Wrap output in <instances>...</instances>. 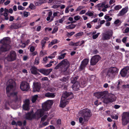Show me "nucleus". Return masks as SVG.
Instances as JSON below:
<instances>
[{
    "instance_id": "nucleus-17",
    "label": "nucleus",
    "mask_w": 129,
    "mask_h": 129,
    "mask_svg": "<svg viewBox=\"0 0 129 129\" xmlns=\"http://www.w3.org/2000/svg\"><path fill=\"white\" fill-rule=\"evenodd\" d=\"M52 70V69H40V70L39 72L46 75H48Z\"/></svg>"
},
{
    "instance_id": "nucleus-38",
    "label": "nucleus",
    "mask_w": 129,
    "mask_h": 129,
    "mask_svg": "<svg viewBox=\"0 0 129 129\" xmlns=\"http://www.w3.org/2000/svg\"><path fill=\"white\" fill-rule=\"evenodd\" d=\"M105 19L107 20V21H110L112 19L111 17H110L108 16L105 15L104 17Z\"/></svg>"
},
{
    "instance_id": "nucleus-47",
    "label": "nucleus",
    "mask_w": 129,
    "mask_h": 129,
    "mask_svg": "<svg viewBox=\"0 0 129 129\" xmlns=\"http://www.w3.org/2000/svg\"><path fill=\"white\" fill-rule=\"evenodd\" d=\"M83 118L82 117H80L79 118V121L80 123H81V124L83 125L84 123V121L83 122Z\"/></svg>"
},
{
    "instance_id": "nucleus-19",
    "label": "nucleus",
    "mask_w": 129,
    "mask_h": 129,
    "mask_svg": "<svg viewBox=\"0 0 129 129\" xmlns=\"http://www.w3.org/2000/svg\"><path fill=\"white\" fill-rule=\"evenodd\" d=\"M21 24L19 23H13L10 26V29H17L21 27Z\"/></svg>"
},
{
    "instance_id": "nucleus-41",
    "label": "nucleus",
    "mask_w": 129,
    "mask_h": 129,
    "mask_svg": "<svg viewBox=\"0 0 129 129\" xmlns=\"http://www.w3.org/2000/svg\"><path fill=\"white\" fill-rule=\"evenodd\" d=\"M24 104L29 105L30 104L29 100L28 99H26L24 102Z\"/></svg>"
},
{
    "instance_id": "nucleus-28",
    "label": "nucleus",
    "mask_w": 129,
    "mask_h": 129,
    "mask_svg": "<svg viewBox=\"0 0 129 129\" xmlns=\"http://www.w3.org/2000/svg\"><path fill=\"white\" fill-rule=\"evenodd\" d=\"M88 62L89 59L88 58H85L82 61L81 63L86 66L88 63Z\"/></svg>"
},
{
    "instance_id": "nucleus-8",
    "label": "nucleus",
    "mask_w": 129,
    "mask_h": 129,
    "mask_svg": "<svg viewBox=\"0 0 129 129\" xmlns=\"http://www.w3.org/2000/svg\"><path fill=\"white\" fill-rule=\"evenodd\" d=\"M53 104V102L52 100H48L42 104V109L44 111H48L51 108Z\"/></svg>"
},
{
    "instance_id": "nucleus-31",
    "label": "nucleus",
    "mask_w": 129,
    "mask_h": 129,
    "mask_svg": "<svg viewBox=\"0 0 129 129\" xmlns=\"http://www.w3.org/2000/svg\"><path fill=\"white\" fill-rule=\"evenodd\" d=\"M38 97V95H36L33 96L32 98L31 101L33 103L35 102Z\"/></svg>"
},
{
    "instance_id": "nucleus-3",
    "label": "nucleus",
    "mask_w": 129,
    "mask_h": 129,
    "mask_svg": "<svg viewBox=\"0 0 129 129\" xmlns=\"http://www.w3.org/2000/svg\"><path fill=\"white\" fill-rule=\"evenodd\" d=\"M10 39L8 37L4 38L0 41V44H2L0 48L1 50L3 52L8 51L10 47L9 44L10 43Z\"/></svg>"
},
{
    "instance_id": "nucleus-57",
    "label": "nucleus",
    "mask_w": 129,
    "mask_h": 129,
    "mask_svg": "<svg viewBox=\"0 0 129 129\" xmlns=\"http://www.w3.org/2000/svg\"><path fill=\"white\" fill-rule=\"evenodd\" d=\"M28 13H29L28 12H24L23 13V15H24V17H27L28 16Z\"/></svg>"
},
{
    "instance_id": "nucleus-10",
    "label": "nucleus",
    "mask_w": 129,
    "mask_h": 129,
    "mask_svg": "<svg viewBox=\"0 0 129 129\" xmlns=\"http://www.w3.org/2000/svg\"><path fill=\"white\" fill-rule=\"evenodd\" d=\"M113 34V31L111 30H109L105 33H102V39L103 40H109L112 36Z\"/></svg>"
},
{
    "instance_id": "nucleus-5",
    "label": "nucleus",
    "mask_w": 129,
    "mask_h": 129,
    "mask_svg": "<svg viewBox=\"0 0 129 129\" xmlns=\"http://www.w3.org/2000/svg\"><path fill=\"white\" fill-rule=\"evenodd\" d=\"M90 109L86 108L80 111L79 113L83 117L84 122H87L92 115Z\"/></svg>"
},
{
    "instance_id": "nucleus-53",
    "label": "nucleus",
    "mask_w": 129,
    "mask_h": 129,
    "mask_svg": "<svg viewBox=\"0 0 129 129\" xmlns=\"http://www.w3.org/2000/svg\"><path fill=\"white\" fill-rule=\"evenodd\" d=\"M22 123L20 121H18L17 123V126L18 125L19 126H21L22 125Z\"/></svg>"
},
{
    "instance_id": "nucleus-51",
    "label": "nucleus",
    "mask_w": 129,
    "mask_h": 129,
    "mask_svg": "<svg viewBox=\"0 0 129 129\" xmlns=\"http://www.w3.org/2000/svg\"><path fill=\"white\" fill-rule=\"evenodd\" d=\"M46 53L45 52H44L42 50L40 53V55L41 56H43L46 54Z\"/></svg>"
},
{
    "instance_id": "nucleus-52",
    "label": "nucleus",
    "mask_w": 129,
    "mask_h": 129,
    "mask_svg": "<svg viewBox=\"0 0 129 129\" xmlns=\"http://www.w3.org/2000/svg\"><path fill=\"white\" fill-rule=\"evenodd\" d=\"M29 40H27L26 42L25 43H24L23 44V47H25V45H28V43L29 42Z\"/></svg>"
},
{
    "instance_id": "nucleus-33",
    "label": "nucleus",
    "mask_w": 129,
    "mask_h": 129,
    "mask_svg": "<svg viewBox=\"0 0 129 129\" xmlns=\"http://www.w3.org/2000/svg\"><path fill=\"white\" fill-rule=\"evenodd\" d=\"M57 39H54L52 40L48 45L49 47H50L53 45L57 43Z\"/></svg>"
},
{
    "instance_id": "nucleus-25",
    "label": "nucleus",
    "mask_w": 129,
    "mask_h": 129,
    "mask_svg": "<svg viewBox=\"0 0 129 129\" xmlns=\"http://www.w3.org/2000/svg\"><path fill=\"white\" fill-rule=\"evenodd\" d=\"M68 77L67 76L66 77H63L62 78L60 79L59 80L63 82L67 83L68 82Z\"/></svg>"
},
{
    "instance_id": "nucleus-18",
    "label": "nucleus",
    "mask_w": 129,
    "mask_h": 129,
    "mask_svg": "<svg viewBox=\"0 0 129 129\" xmlns=\"http://www.w3.org/2000/svg\"><path fill=\"white\" fill-rule=\"evenodd\" d=\"M33 85L34 86V87H33V91L34 92H39L41 88L40 84L38 82H34Z\"/></svg>"
},
{
    "instance_id": "nucleus-32",
    "label": "nucleus",
    "mask_w": 129,
    "mask_h": 129,
    "mask_svg": "<svg viewBox=\"0 0 129 129\" xmlns=\"http://www.w3.org/2000/svg\"><path fill=\"white\" fill-rule=\"evenodd\" d=\"M46 43V41L44 40H42L41 42V44L42 46V48L43 49L45 47V44Z\"/></svg>"
},
{
    "instance_id": "nucleus-50",
    "label": "nucleus",
    "mask_w": 129,
    "mask_h": 129,
    "mask_svg": "<svg viewBox=\"0 0 129 129\" xmlns=\"http://www.w3.org/2000/svg\"><path fill=\"white\" fill-rule=\"evenodd\" d=\"M58 30V28L57 27H54V29L52 31V34L54 33H56Z\"/></svg>"
},
{
    "instance_id": "nucleus-1",
    "label": "nucleus",
    "mask_w": 129,
    "mask_h": 129,
    "mask_svg": "<svg viewBox=\"0 0 129 129\" xmlns=\"http://www.w3.org/2000/svg\"><path fill=\"white\" fill-rule=\"evenodd\" d=\"M118 69L115 67H112L109 68L106 72L105 70H103L101 73V75L104 76L105 74L110 79H113L115 77L118 72Z\"/></svg>"
},
{
    "instance_id": "nucleus-35",
    "label": "nucleus",
    "mask_w": 129,
    "mask_h": 129,
    "mask_svg": "<svg viewBox=\"0 0 129 129\" xmlns=\"http://www.w3.org/2000/svg\"><path fill=\"white\" fill-rule=\"evenodd\" d=\"M118 83L117 86V89L119 90L120 89L121 86V84L122 82H121L119 80H118Z\"/></svg>"
},
{
    "instance_id": "nucleus-12",
    "label": "nucleus",
    "mask_w": 129,
    "mask_h": 129,
    "mask_svg": "<svg viewBox=\"0 0 129 129\" xmlns=\"http://www.w3.org/2000/svg\"><path fill=\"white\" fill-rule=\"evenodd\" d=\"M33 113V111H32L31 112H28L26 113L25 114L26 119L31 120L33 118H36V117L35 113L34 114Z\"/></svg>"
},
{
    "instance_id": "nucleus-27",
    "label": "nucleus",
    "mask_w": 129,
    "mask_h": 129,
    "mask_svg": "<svg viewBox=\"0 0 129 129\" xmlns=\"http://www.w3.org/2000/svg\"><path fill=\"white\" fill-rule=\"evenodd\" d=\"M76 25L74 24H71L68 26H67L66 27V28L67 29H72L75 28L76 26Z\"/></svg>"
},
{
    "instance_id": "nucleus-59",
    "label": "nucleus",
    "mask_w": 129,
    "mask_h": 129,
    "mask_svg": "<svg viewBox=\"0 0 129 129\" xmlns=\"http://www.w3.org/2000/svg\"><path fill=\"white\" fill-rule=\"evenodd\" d=\"M57 123L58 124L60 125L61 123V121L60 119H59L57 121Z\"/></svg>"
},
{
    "instance_id": "nucleus-49",
    "label": "nucleus",
    "mask_w": 129,
    "mask_h": 129,
    "mask_svg": "<svg viewBox=\"0 0 129 129\" xmlns=\"http://www.w3.org/2000/svg\"><path fill=\"white\" fill-rule=\"evenodd\" d=\"M18 9L19 10H23L25 9L24 7H22L21 6H19L18 7Z\"/></svg>"
},
{
    "instance_id": "nucleus-40",
    "label": "nucleus",
    "mask_w": 129,
    "mask_h": 129,
    "mask_svg": "<svg viewBox=\"0 0 129 129\" xmlns=\"http://www.w3.org/2000/svg\"><path fill=\"white\" fill-rule=\"evenodd\" d=\"M104 4H105V3L103 2L102 3H100L98 4L96 6L98 7H104Z\"/></svg>"
},
{
    "instance_id": "nucleus-2",
    "label": "nucleus",
    "mask_w": 129,
    "mask_h": 129,
    "mask_svg": "<svg viewBox=\"0 0 129 129\" xmlns=\"http://www.w3.org/2000/svg\"><path fill=\"white\" fill-rule=\"evenodd\" d=\"M74 97L73 95L72 92H68L65 91L63 93L61 98L60 106L63 108L68 102V100L72 99Z\"/></svg>"
},
{
    "instance_id": "nucleus-63",
    "label": "nucleus",
    "mask_w": 129,
    "mask_h": 129,
    "mask_svg": "<svg viewBox=\"0 0 129 129\" xmlns=\"http://www.w3.org/2000/svg\"><path fill=\"white\" fill-rule=\"evenodd\" d=\"M120 107V106L117 105H115L114 106V108H115L117 109L119 108Z\"/></svg>"
},
{
    "instance_id": "nucleus-15",
    "label": "nucleus",
    "mask_w": 129,
    "mask_h": 129,
    "mask_svg": "<svg viewBox=\"0 0 129 129\" xmlns=\"http://www.w3.org/2000/svg\"><path fill=\"white\" fill-rule=\"evenodd\" d=\"M129 70V66H126L124 68L121 70L120 73L121 76L122 77H125L126 75Z\"/></svg>"
},
{
    "instance_id": "nucleus-54",
    "label": "nucleus",
    "mask_w": 129,
    "mask_h": 129,
    "mask_svg": "<svg viewBox=\"0 0 129 129\" xmlns=\"http://www.w3.org/2000/svg\"><path fill=\"white\" fill-rule=\"evenodd\" d=\"M74 19L76 20H78L80 18V17L79 16H76L74 17Z\"/></svg>"
},
{
    "instance_id": "nucleus-20",
    "label": "nucleus",
    "mask_w": 129,
    "mask_h": 129,
    "mask_svg": "<svg viewBox=\"0 0 129 129\" xmlns=\"http://www.w3.org/2000/svg\"><path fill=\"white\" fill-rule=\"evenodd\" d=\"M40 69H38L35 66H33L30 69V71L31 74L35 75L40 74L38 72V71L39 72Z\"/></svg>"
},
{
    "instance_id": "nucleus-58",
    "label": "nucleus",
    "mask_w": 129,
    "mask_h": 129,
    "mask_svg": "<svg viewBox=\"0 0 129 129\" xmlns=\"http://www.w3.org/2000/svg\"><path fill=\"white\" fill-rule=\"evenodd\" d=\"M83 7L81 6H79L77 9L76 11H80L81 9H83Z\"/></svg>"
},
{
    "instance_id": "nucleus-9",
    "label": "nucleus",
    "mask_w": 129,
    "mask_h": 129,
    "mask_svg": "<svg viewBox=\"0 0 129 129\" xmlns=\"http://www.w3.org/2000/svg\"><path fill=\"white\" fill-rule=\"evenodd\" d=\"M122 124L124 125H126L129 122V112H124L122 116Z\"/></svg>"
},
{
    "instance_id": "nucleus-39",
    "label": "nucleus",
    "mask_w": 129,
    "mask_h": 129,
    "mask_svg": "<svg viewBox=\"0 0 129 129\" xmlns=\"http://www.w3.org/2000/svg\"><path fill=\"white\" fill-rule=\"evenodd\" d=\"M10 56H16V54L14 51H12L10 52Z\"/></svg>"
},
{
    "instance_id": "nucleus-46",
    "label": "nucleus",
    "mask_w": 129,
    "mask_h": 129,
    "mask_svg": "<svg viewBox=\"0 0 129 129\" xmlns=\"http://www.w3.org/2000/svg\"><path fill=\"white\" fill-rule=\"evenodd\" d=\"M75 33L74 32L72 31L70 33H68L67 34V36L68 37L71 36L72 35H73Z\"/></svg>"
},
{
    "instance_id": "nucleus-21",
    "label": "nucleus",
    "mask_w": 129,
    "mask_h": 129,
    "mask_svg": "<svg viewBox=\"0 0 129 129\" xmlns=\"http://www.w3.org/2000/svg\"><path fill=\"white\" fill-rule=\"evenodd\" d=\"M45 96L49 98H54L55 95L54 93L48 92L46 93L45 94Z\"/></svg>"
},
{
    "instance_id": "nucleus-37",
    "label": "nucleus",
    "mask_w": 129,
    "mask_h": 129,
    "mask_svg": "<svg viewBox=\"0 0 129 129\" xmlns=\"http://www.w3.org/2000/svg\"><path fill=\"white\" fill-rule=\"evenodd\" d=\"M122 8V6L120 5H117L114 8L115 10L117 11Z\"/></svg>"
},
{
    "instance_id": "nucleus-14",
    "label": "nucleus",
    "mask_w": 129,
    "mask_h": 129,
    "mask_svg": "<svg viewBox=\"0 0 129 129\" xmlns=\"http://www.w3.org/2000/svg\"><path fill=\"white\" fill-rule=\"evenodd\" d=\"M101 59V57H92L90 61V65L92 66L95 65Z\"/></svg>"
},
{
    "instance_id": "nucleus-45",
    "label": "nucleus",
    "mask_w": 129,
    "mask_h": 129,
    "mask_svg": "<svg viewBox=\"0 0 129 129\" xmlns=\"http://www.w3.org/2000/svg\"><path fill=\"white\" fill-rule=\"evenodd\" d=\"M39 58L38 57H37L35 59V64L38 65L39 63Z\"/></svg>"
},
{
    "instance_id": "nucleus-48",
    "label": "nucleus",
    "mask_w": 129,
    "mask_h": 129,
    "mask_svg": "<svg viewBox=\"0 0 129 129\" xmlns=\"http://www.w3.org/2000/svg\"><path fill=\"white\" fill-rule=\"evenodd\" d=\"M81 84L82 85L83 87L85 86L86 85V82L85 81H81Z\"/></svg>"
},
{
    "instance_id": "nucleus-30",
    "label": "nucleus",
    "mask_w": 129,
    "mask_h": 129,
    "mask_svg": "<svg viewBox=\"0 0 129 129\" xmlns=\"http://www.w3.org/2000/svg\"><path fill=\"white\" fill-rule=\"evenodd\" d=\"M29 105L24 104L23 105V108L25 110L28 111L29 109Z\"/></svg>"
},
{
    "instance_id": "nucleus-62",
    "label": "nucleus",
    "mask_w": 129,
    "mask_h": 129,
    "mask_svg": "<svg viewBox=\"0 0 129 129\" xmlns=\"http://www.w3.org/2000/svg\"><path fill=\"white\" fill-rule=\"evenodd\" d=\"M64 19L63 18H62L58 20L59 22L60 23H62L64 21Z\"/></svg>"
},
{
    "instance_id": "nucleus-60",
    "label": "nucleus",
    "mask_w": 129,
    "mask_h": 129,
    "mask_svg": "<svg viewBox=\"0 0 129 129\" xmlns=\"http://www.w3.org/2000/svg\"><path fill=\"white\" fill-rule=\"evenodd\" d=\"M113 117H114L113 119L117 120L118 118V116L117 115H115V116H112V118H113Z\"/></svg>"
},
{
    "instance_id": "nucleus-64",
    "label": "nucleus",
    "mask_w": 129,
    "mask_h": 129,
    "mask_svg": "<svg viewBox=\"0 0 129 129\" xmlns=\"http://www.w3.org/2000/svg\"><path fill=\"white\" fill-rule=\"evenodd\" d=\"M59 13V12L58 11L57 12H55L54 13H53V15L54 17H54L55 16H56L57 15V14Z\"/></svg>"
},
{
    "instance_id": "nucleus-43",
    "label": "nucleus",
    "mask_w": 129,
    "mask_h": 129,
    "mask_svg": "<svg viewBox=\"0 0 129 129\" xmlns=\"http://www.w3.org/2000/svg\"><path fill=\"white\" fill-rule=\"evenodd\" d=\"M4 16L5 17V19L6 20H8L9 19V17L8 16V13H4Z\"/></svg>"
},
{
    "instance_id": "nucleus-4",
    "label": "nucleus",
    "mask_w": 129,
    "mask_h": 129,
    "mask_svg": "<svg viewBox=\"0 0 129 129\" xmlns=\"http://www.w3.org/2000/svg\"><path fill=\"white\" fill-rule=\"evenodd\" d=\"M69 66V63L67 60L64 59L57 64L54 69L56 70L60 68L62 72H65L67 71Z\"/></svg>"
},
{
    "instance_id": "nucleus-16",
    "label": "nucleus",
    "mask_w": 129,
    "mask_h": 129,
    "mask_svg": "<svg viewBox=\"0 0 129 129\" xmlns=\"http://www.w3.org/2000/svg\"><path fill=\"white\" fill-rule=\"evenodd\" d=\"M128 11V7L127 6L122 9L118 14L117 16H123Z\"/></svg>"
},
{
    "instance_id": "nucleus-29",
    "label": "nucleus",
    "mask_w": 129,
    "mask_h": 129,
    "mask_svg": "<svg viewBox=\"0 0 129 129\" xmlns=\"http://www.w3.org/2000/svg\"><path fill=\"white\" fill-rule=\"evenodd\" d=\"M83 34L84 33L83 32H81L75 35L74 36L77 38H79L80 37L83 36Z\"/></svg>"
},
{
    "instance_id": "nucleus-23",
    "label": "nucleus",
    "mask_w": 129,
    "mask_h": 129,
    "mask_svg": "<svg viewBox=\"0 0 129 129\" xmlns=\"http://www.w3.org/2000/svg\"><path fill=\"white\" fill-rule=\"evenodd\" d=\"M36 117V116H39V118L42 117L44 114L43 112L41 110H40L38 112L35 113Z\"/></svg>"
},
{
    "instance_id": "nucleus-6",
    "label": "nucleus",
    "mask_w": 129,
    "mask_h": 129,
    "mask_svg": "<svg viewBox=\"0 0 129 129\" xmlns=\"http://www.w3.org/2000/svg\"><path fill=\"white\" fill-rule=\"evenodd\" d=\"M103 98V102L107 104L110 103H112L115 101L116 100V98L115 96L112 94H105Z\"/></svg>"
},
{
    "instance_id": "nucleus-13",
    "label": "nucleus",
    "mask_w": 129,
    "mask_h": 129,
    "mask_svg": "<svg viewBox=\"0 0 129 129\" xmlns=\"http://www.w3.org/2000/svg\"><path fill=\"white\" fill-rule=\"evenodd\" d=\"M15 82L13 81L12 83L8 85L6 88V93L7 96L10 93V91L11 90H13L14 88L13 84H15Z\"/></svg>"
},
{
    "instance_id": "nucleus-34",
    "label": "nucleus",
    "mask_w": 129,
    "mask_h": 129,
    "mask_svg": "<svg viewBox=\"0 0 129 129\" xmlns=\"http://www.w3.org/2000/svg\"><path fill=\"white\" fill-rule=\"evenodd\" d=\"M86 66L84 65V64H83L81 63L79 67L80 71H81L84 69Z\"/></svg>"
},
{
    "instance_id": "nucleus-42",
    "label": "nucleus",
    "mask_w": 129,
    "mask_h": 129,
    "mask_svg": "<svg viewBox=\"0 0 129 129\" xmlns=\"http://www.w3.org/2000/svg\"><path fill=\"white\" fill-rule=\"evenodd\" d=\"M36 7L33 4L31 3L29 6V7L31 9H34Z\"/></svg>"
},
{
    "instance_id": "nucleus-22",
    "label": "nucleus",
    "mask_w": 129,
    "mask_h": 129,
    "mask_svg": "<svg viewBox=\"0 0 129 129\" xmlns=\"http://www.w3.org/2000/svg\"><path fill=\"white\" fill-rule=\"evenodd\" d=\"M106 93H107V91H105L98 92L97 94L98 96V98H100L103 96V97H104L105 94H106Z\"/></svg>"
},
{
    "instance_id": "nucleus-7",
    "label": "nucleus",
    "mask_w": 129,
    "mask_h": 129,
    "mask_svg": "<svg viewBox=\"0 0 129 129\" xmlns=\"http://www.w3.org/2000/svg\"><path fill=\"white\" fill-rule=\"evenodd\" d=\"M78 78V76H77L75 77H72L71 78V83L73 84L72 87L73 89L75 91H78L79 90L80 84L77 80Z\"/></svg>"
},
{
    "instance_id": "nucleus-11",
    "label": "nucleus",
    "mask_w": 129,
    "mask_h": 129,
    "mask_svg": "<svg viewBox=\"0 0 129 129\" xmlns=\"http://www.w3.org/2000/svg\"><path fill=\"white\" fill-rule=\"evenodd\" d=\"M20 88L23 91H27L30 88L29 85L27 82L22 81L20 84Z\"/></svg>"
},
{
    "instance_id": "nucleus-55",
    "label": "nucleus",
    "mask_w": 129,
    "mask_h": 129,
    "mask_svg": "<svg viewBox=\"0 0 129 129\" xmlns=\"http://www.w3.org/2000/svg\"><path fill=\"white\" fill-rule=\"evenodd\" d=\"M43 2H37L36 3V5L39 6L41 4H43Z\"/></svg>"
},
{
    "instance_id": "nucleus-24",
    "label": "nucleus",
    "mask_w": 129,
    "mask_h": 129,
    "mask_svg": "<svg viewBox=\"0 0 129 129\" xmlns=\"http://www.w3.org/2000/svg\"><path fill=\"white\" fill-rule=\"evenodd\" d=\"M18 93V92L17 91L13 92H12L10 93L9 94H8L7 96L8 97L15 96L17 98V94Z\"/></svg>"
},
{
    "instance_id": "nucleus-36",
    "label": "nucleus",
    "mask_w": 129,
    "mask_h": 129,
    "mask_svg": "<svg viewBox=\"0 0 129 129\" xmlns=\"http://www.w3.org/2000/svg\"><path fill=\"white\" fill-rule=\"evenodd\" d=\"M94 12L92 11V12H90V11H88L87 12L85 13V15H88L89 16H93V15Z\"/></svg>"
},
{
    "instance_id": "nucleus-26",
    "label": "nucleus",
    "mask_w": 129,
    "mask_h": 129,
    "mask_svg": "<svg viewBox=\"0 0 129 129\" xmlns=\"http://www.w3.org/2000/svg\"><path fill=\"white\" fill-rule=\"evenodd\" d=\"M16 57H6L5 59L9 61H11L16 59Z\"/></svg>"
},
{
    "instance_id": "nucleus-56",
    "label": "nucleus",
    "mask_w": 129,
    "mask_h": 129,
    "mask_svg": "<svg viewBox=\"0 0 129 129\" xmlns=\"http://www.w3.org/2000/svg\"><path fill=\"white\" fill-rule=\"evenodd\" d=\"M30 51L31 52H33L35 50V47L33 46H31L30 48Z\"/></svg>"
},
{
    "instance_id": "nucleus-61",
    "label": "nucleus",
    "mask_w": 129,
    "mask_h": 129,
    "mask_svg": "<svg viewBox=\"0 0 129 129\" xmlns=\"http://www.w3.org/2000/svg\"><path fill=\"white\" fill-rule=\"evenodd\" d=\"M11 124L13 125H15L17 126V123L14 120L12 121L11 122Z\"/></svg>"
},
{
    "instance_id": "nucleus-44",
    "label": "nucleus",
    "mask_w": 129,
    "mask_h": 129,
    "mask_svg": "<svg viewBox=\"0 0 129 129\" xmlns=\"http://www.w3.org/2000/svg\"><path fill=\"white\" fill-rule=\"evenodd\" d=\"M47 117V116L46 115H44L43 117H42L41 119V121H44L45 119Z\"/></svg>"
}]
</instances>
